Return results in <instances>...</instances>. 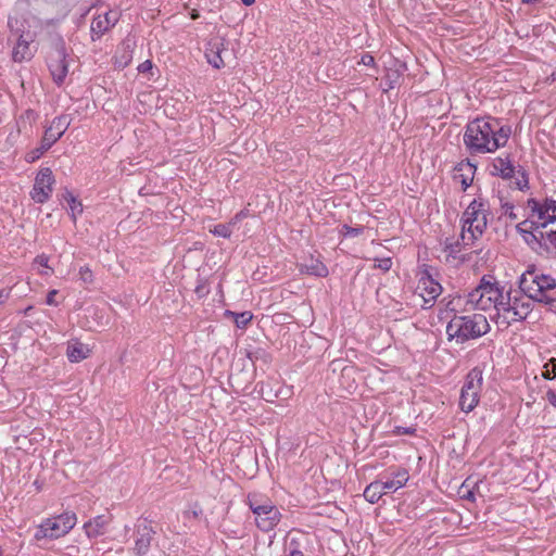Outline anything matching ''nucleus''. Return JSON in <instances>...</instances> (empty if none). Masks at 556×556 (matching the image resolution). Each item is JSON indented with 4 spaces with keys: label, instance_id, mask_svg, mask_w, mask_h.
I'll return each instance as SVG.
<instances>
[{
    "label": "nucleus",
    "instance_id": "29",
    "mask_svg": "<svg viewBox=\"0 0 556 556\" xmlns=\"http://www.w3.org/2000/svg\"><path fill=\"white\" fill-rule=\"evenodd\" d=\"M63 199L68 204V211L72 217V220L76 223L77 215L83 213V204L81 202L68 190H65L63 193Z\"/></svg>",
    "mask_w": 556,
    "mask_h": 556
},
{
    "label": "nucleus",
    "instance_id": "46",
    "mask_svg": "<svg viewBox=\"0 0 556 556\" xmlns=\"http://www.w3.org/2000/svg\"><path fill=\"white\" fill-rule=\"evenodd\" d=\"M23 118H27L29 122H35L37 118V114L34 110H26L25 113L22 116Z\"/></svg>",
    "mask_w": 556,
    "mask_h": 556
},
{
    "label": "nucleus",
    "instance_id": "56",
    "mask_svg": "<svg viewBox=\"0 0 556 556\" xmlns=\"http://www.w3.org/2000/svg\"><path fill=\"white\" fill-rule=\"evenodd\" d=\"M551 77H552V79H553L554 81H556V72H553V73H552V75H551Z\"/></svg>",
    "mask_w": 556,
    "mask_h": 556
},
{
    "label": "nucleus",
    "instance_id": "2",
    "mask_svg": "<svg viewBox=\"0 0 556 556\" xmlns=\"http://www.w3.org/2000/svg\"><path fill=\"white\" fill-rule=\"evenodd\" d=\"M502 290L503 288L495 277L484 275L475 289L454 298L448 302L447 307L455 313L475 309L489 311L493 308L496 301H501Z\"/></svg>",
    "mask_w": 556,
    "mask_h": 556
},
{
    "label": "nucleus",
    "instance_id": "44",
    "mask_svg": "<svg viewBox=\"0 0 556 556\" xmlns=\"http://www.w3.org/2000/svg\"><path fill=\"white\" fill-rule=\"evenodd\" d=\"M516 185L519 190L528 187V178L525 173H521V179H517Z\"/></svg>",
    "mask_w": 556,
    "mask_h": 556
},
{
    "label": "nucleus",
    "instance_id": "24",
    "mask_svg": "<svg viewBox=\"0 0 556 556\" xmlns=\"http://www.w3.org/2000/svg\"><path fill=\"white\" fill-rule=\"evenodd\" d=\"M300 271L316 277H327L329 274L327 266L313 256L300 265Z\"/></svg>",
    "mask_w": 556,
    "mask_h": 556
},
{
    "label": "nucleus",
    "instance_id": "25",
    "mask_svg": "<svg viewBox=\"0 0 556 556\" xmlns=\"http://www.w3.org/2000/svg\"><path fill=\"white\" fill-rule=\"evenodd\" d=\"M89 348L78 341H73L67 344L66 356L70 362L78 363L89 356Z\"/></svg>",
    "mask_w": 556,
    "mask_h": 556
},
{
    "label": "nucleus",
    "instance_id": "23",
    "mask_svg": "<svg viewBox=\"0 0 556 556\" xmlns=\"http://www.w3.org/2000/svg\"><path fill=\"white\" fill-rule=\"evenodd\" d=\"M468 244L463 243L462 235L458 238H446L443 242V251L446 253V262L450 263L452 260L464 261V257L460 256V252L464 247Z\"/></svg>",
    "mask_w": 556,
    "mask_h": 556
},
{
    "label": "nucleus",
    "instance_id": "10",
    "mask_svg": "<svg viewBox=\"0 0 556 556\" xmlns=\"http://www.w3.org/2000/svg\"><path fill=\"white\" fill-rule=\"evenodd\" d=\"M482 380V370L478 367L467 374L459 395V407L464 413H470L478 405Z\"/></svg>",
    "mask_w": 556,
    "mask_h": 556
},
{
    "label": "nucleus",
    "instance_id": "55",
    "mask_svg": "<svg viewBox=\"0 0 556 556\" xmlns=\"http://www.w3.org/2000/svg\"><path fill=\"white\" fill-rule=\"evenodd\" d=\"M0 556H12L11 554H4V551L0 547Z\"/></svg>",
    "mask_w": 556,
    "mask_h": 556
},
{
    "label": "nucleus",
    "instance_id": "14",
    "mask_svg": "<svg viewBox=\"0 0 556 556\" xmlns=\"http://www.w3.org/2000/svg\"><path fill=\"white\" fill-rule=\"evenodd\" d=\"M155 531L151 522L147 519H139L136 525L135 552L138 556L148 554L151 543L154 539Z\"/></svg>",
    "mask_w": 556,
    "mask_h": 556
},
{
    "label": "nucleus",
    "instance_id": "9",
    "mask_svg": "<svg viewBox=\"0 0 556 556\" xmlns=\"http://www.w3.org/2000/svg\"><path fill=\"white\" fill-rule=\"evenodd\" d=\"M10 35L8 41L13 43L12 60L16 63L29 61L34 56L30 48L35 36L30 31H25L24 25L18 26V21L9 18Z\"/></svg>",
    "mask_w": 556,
    "mask_h": 556
},
{
    "label": "nucleus",
    "instance_id": "16",
    "mask_svg": "<svg viewBox=\"0 0 556 556\" xmlns=\"http://www.w3.org/2000/svg\"><path fill=\"white\" fill-rule=\"evenodd\" d=\"M226 40L220 37L212 38L205 48V58L214 68H222L225 66L223 53L226 52Z\"/></svg>",
    "mask_w": 556,
    "mask_h": 556
},
{
    "label": "nucleus",
    "instance_id": "49",
    "mask_svg": "<svg viewBox=\"0 0 556 556\" xmlns=\"http://www.w3.org/2000/svg\"><path fill=\"white\" fill-rule=\"evenodd\" d=\"M10 296V290L1 289L0 290V305H2Z\"/></svg>",
    "mask_w": 556,
    "mask_h": 556
},
{
    "label": "nucleus",
    "instance_id": "34",
    "mask_svg": "<svg viewBox=\"0 0 556 556\" xmlns=\"http://www.w3.org/2000/svg\"><path fill=\"white\" fill-rule=\"evenodd\" d=\"M542 376L548 380L554 379L556 377V359L555 358L549 359L548 363L545 364Z\"/></svg>",
    "mask_w": 556,
    "mask_h": 556
},
{
    "label": "nucleus",
    "instance_id": "12",
    "mask_svg": "<svg viewBox=\"0 0 556 556\" xmlns=\"http://www.w3.org/2000/svg\"><path fill=\"white\" fill-rule=\"evenodd\" d=\"M418 289L420 290V295L424 299L425 305H429L431 307L438 296L442 293V286L438 280L434 279L432 274V268L427 264H422L418 270Z\"/></svg>",
    "mask_w": 556,
    "mask_h": 556
},
{
    "label": "nucleus",
    "instance_id": "48",
    "mask_svg": "<svg viewBox=\"0 0 556 556\" xmlns=\"http://www.w3.org/2000/svg\"><path fill=\"white\" fill-rule=\"evenodd\" d=\"M56 295V290H51L48 295H47V300H46V303L48 305H55V301H54V298Z\"/></svg>",
    "mask_w": 556,
    "mask_h": 556
},
{
    "label": "nucleus",
    "instance_id": "22",
    "mask_svg": "<svg viewBox=\"0 0 556 556\" xmlns=\"http://www.w3.org/2000/svg\"><path fill=\"white\" fill-rule=\"evenodd\" d=\"M491 173L504 179L511 178L515 174V167L511 163L509 154L494 159Z\"/></svg>",
    "mask_w": 556,
    "mask_h": 556
},
{
    "label": "nucleus",
    "instance_id": "40",
    "mask_svg": "<svg viewBox=\"0 0 556 556\" xmlns=\"http://www.w3.org/2000/svg\"><path fill=\"white\" fill-rule=\"evenodd\" d=\"M399 77L400 75L396 71L387 74L386 81L389 89L394 88V85L397 83Z\"/></svg>",
    "mask_w": 556,
    "mask_h": 556
},
{
    "label": "nucleus",
    "instance_id": "36",
    "mask_svg": "<svg viewBox=\"0 0 556 556\" xmlns=\"http://www.w3.org/2000/svg\"><path fill=\"white\" fill-rule=\"evenodd\" d=\"M342 231L345 237L354 238L363 233L364 227H352L349 225H343Z\"/></svg>",
    "mask_w": 556,
    "mask_h": 556
},
{
    "label": "nucleus",
    "instance_id": "39",
    "mask_svg": "<svg viewBox=\"0 0 556 556\" xmlns=\"http://www.w3.org/2000/svg\"><path fill=\"white\" fill-rule=\"evenodd\" d=\"M539 303H543L547 309L556 314V298L547 294L546 300H539Z\"/></svg>",
    "mask_w": 556,
    "mask_h": 556
},
{
    "label": "nucleus",
    "instance_id": "20",
    "mask_svg": "<svg viewBox=\"0 0 556 556\" xmlns=\"http://www.w3.org/2000/svg\"><path fill=\"white\" fill-rule=\"evenodd\" d=\"M409 479L408 470L405 468H397L390 472V478L384 481H381L382 486L388 492H394L401 488H403Z\"/></svg>",
    "mask_w": 556,
    "mask_h": 556
},
{
    "label": "nucleus",
    "instance_id": "33",
    "mask_svg": "<svg viewBox=\"0 0 556 556\" xmlns=\"http://www.w3.org/2000/svg\"><path fill=\"white\" fill-rule=\"evenodd\" d=\"M232 225L233 223L229 224H217L214 226L213 230H211L215 236L222 237V238H230L232 233Z\"/></svg>",
    "mask_w": 556,
    "mask_h": 556
},
{
    "label": "nucleus",
    "instance_id": "53",
    "mask_svg": "<svg viewBox=\"0 0 556 556\" xmlns=\"http://www.w3.org/2000/svg\"><path fill=\"white\" fill-rule=\"evenodd\" d=\"M465 498L469 500V501H475V493L472 491H469L466 495H465Z\"/></svg>",
    "mask_w": 556,
    "mask_h": 556
},
{
    "label": "nucleus",
    "instance_id": "5",
    "mask_svg": "<svg viewBox=\"0 0 556 556\" xmlns=\"http://www.w3.org/2000/svg\"><path fill=\"white\" fill-rule=\"evenodd\" d=\"M489 207L488 201L478 198L473 199L464 211L462 216L463 243L472 244L485 231L490 215Z\"/></svg>",
    "mask_w": 556,
    "mask_h": 556
},
{
    "label": "nucleus",
    "instance_id": "6",
    "mask_svg": "<svg viewBox=\"0 0 556 556\" xmlns=\"http://www.w3.org/2000/svg\"><path fill=\"white\" fill-rule=\"evenodd\" d=\"M247 504L254 515L256 527L261 531H271L278 526L282 518L279 508L273 503V501L261 494H249L247 497Z\"/></svg>",
    "mask_w": 556,
    "mask_h": 556
},
{
    "label": "nucleus",
    "instance_id": "43",
    "mask_svg": "<svg viewBox=\"0 0 556 556\" xmlns=\"http://www.w3.org/2000/svg\"><path fill=\"white\" fill-rule=\"evenodd\" d=\"M152 67H153L152 62L150 60H146L144 62H142L138 65L137 70L139 73L144 74V73L150 72L152 70Z\"/></svg>",
    "mask_w": 556,
    "mask_h": 556
},
{
    "label": "nucleus",
    "instance_id": "31",
    "mask_svg": "<svg viewBox=\"0 0 556 556\" xmlns=\"http://www.w3.org/2000/svg\"><path fill=\"white\" fill-rule=\"evenodd\" d=\"M226 315H229L233 318V321L238 328H245L253 317L252 313L248 311L242 313L227 311Z\"/></svg>",
    "mask_w": 556,
    "mask_h": 556
},
{
    "label": "nucleus",
    "instance_id": "37",
    "mask_svg": "<svg viewBox=\"0 0 556 556\" xmlns=\"http://www.w3.org/2000/svg\"><path fill=\"white\" fill-rule=\"evenodd\" d=\"M502 210L504 211V214L508 216L510 220L518 219V215L515 213V207L511 203L505 202L502 203Z\"/></svg>",
    "mask_w": 556,
    "mask_h": 556
},
{
    "label": "nucleus",
    "instance_id": "45",
    "mask_svg": "<svg viewBox=\"0 0 556 556\" xmlns=\"http://www.w3.org/2000/svg\"><path fill=\"white\" fill-rule=\"evenodd\" d=\"M546 399L549 404L556 408V392L554 390H548L546 392Z\"/></svg>",
    "mask_w": 556,
    "mask_h": 556
},
{
    "label": "nucleus",
    "instance_id": "11",
    "mask_svg": "<svg viewBox=\"0 0 556 556\" xmlns=\"http://www.w3.org/2000/svg\"><path fill=\"white\" fill-rule=\"evenodd\" d=\"M65 43L62 39L58 40L48 58V67L52 79L56 85H62L68 74V62Z\"/></svg>",
    "mask_w": 556,
    "mask_h": 556
},
{
    "label": "nucleus",
    "instance_id": "3",
    "mask_svg": "<svg viewBox=\"0 0 556 556\" xmlns=\"http://www.w3.org/2000/svg\"><path fill=\"white\" fill-rule=\"evenodd\" d=\"M490 329L489 321L482 314H455L446 325V334L448 340L455 339L456 342L464 343L468 340L481 338Z\"/></svg>",
    "mask_w": 556,
    "mask_h": 556
},
{
    "label": "nucleus",
    "instance_id": "27",
    "mask_svg": "<svg viewBox=\"0 0 556 556\" xmlns=\"http://www.w3.org/2000/svg\"><path fill=\"white\" fill-rule=\"evenodd\" d=\"M111 23L108 17H103L102 14L93 17L90 25L91 39L93 41L100 39L108 30L111 29L109 25Z\"/></svg>",
    "mask_w": 556,
    "mask_h": 556
},
{
    "label": "nucleus",
    "instance_id": "54",
    "mask_svg": "<svg viewBox=\"0 0 556 556\" xmlns=\"http://www.w3.org/2000/svg\"><path fill=\"white\" fill-rule=\"evenodd\" d=\"M241 2H242L244 5L250 7V5H252V4L255 2V0H241Z\"/></svg>",
    "mask_w": 556,
    "mask_h": 556
},
{
    "label": "nucleus",
    "instance_id": "52",
    "mask_svg": "<svg viewBox=\"0 0 556 556\" xmlns=\"http://www.w3.org/2000/svg\"><path fill=\"white\" fill-rule=\"evenodd\" d=\"M39 157H40L39 154L37 152H35V150L30 151L27 154V161H29V162H34V161H36Z\"/></svg>",
    "mask_w": 556,
    "mask_h": 556
},
{
    "label": "nucleus",
    "instance_id": "21",
    "mask_svg": "<svg viewBox=\"0 0 556 556\" xmlns=\"http://www.w3.org/2000/svg\"><path fill=\"white\" fill-rule=\"evenodd\" d=\"M111 518L104 515L96 516L84 525V530L89 539L98 538L105 533L106 527L109 526Z\"/></svg>",
    "mask_w": 556,
    "mask_h": 556
},
{
    "label": "nucleus",
    "instance_id": "15",
    "mask_svg": "<svg viewBox=\"0 0 556 556\" xmlns=\"http://www.w3.org/2000/svg\"><path fill=\"white\" fill-rule=\"evenodd\" d=\"M70 124L71 119L67 115H60L52 119L42 136L46 149H50L64 135Z\"/></svg>",
    "mask_w": 556,
    "mask_h": 556
},
{
    "label": "nucleus",
    "instance_id": "50",
    "mask_svg": "<svg viewBox=\"0 0 556 556\" xmlns=\"http://www.w3.org/2000/svg\"><path fill=\"white\" fill-rule=\"evenodd\" d=\"M34 150H35V152H37L39 154V156H41L45 152H47L49 150V149H46L43 138L40 141V146Z\"/></svg>",
    "mask_w": 556,
    "mask_h": 556
},
{
    "label": "nucleus",
    "instance_id": "19",
    "mask_svg": "<svg viewBox=\"0 0 556 556\" xmlns=\"http://www.w3.org/2000/svg\"><path fill=\"white\" fill-rule=\"evenodd\" d=\"M476 169L477 166L469 160L462 161L455 166L454 179L462 184L464 191L471 186Z\"/></svg>",
    "mask_w": 556,
    "mask_h": 556
},
{
    "label": "nucleus",
    "instance_id": "28",
    "mask_svg": "<svg viewBox=\"0 0 556 556\" xmlns=\"http://www.w3.org/2000/svg\"><path fill=\"white\" fill-rule=\"evenodd\" d=\"M383 494L387 493L382 486L381 480H376L366 486L363 495L367 502L375 504L382 497Z\"/></svg>",
    "mask_w": 556,
    "mask_h": 556
},
{
    "label": "nucleus",
    "instance_id": "38",
    "mask_svg": "<svg viewBox=\"0 0 556 556\" xmlns=\"http://www.w3.org/2000/svg\"><path fill=\"white\" fill-rule=\"evenodd\" d=\"M79 276L85 283H91L93 280L92 271L87 266L80 267Z\"/></svg>",
    "mask_w": 556,
    "mask_h": 556
},
{
    "label": "nucleus",
    "instance_id": "7",
    "mask_svg": "<svg viewBox=\"0 0 556 556\" xmlns=\"http://www.w3.org/2000/svg\"><path fill=\"white\" fill-rule=\"evenodd\" d=\"M519 288L525 295L535 302L546 300V295L556 289V279L534 269L527 270L519 280Z\"/></svg>",
    "mask_w": 556,
    "mask_h": 556
},
{
    "label": "nucleus",
    "instance_id": "30",
    "mask_svg": "<svg viewBox=\"0 0 556 556\" xmlns=\"http://www.w3.org/2000/svg\"><path fill=\"white\" fill-rule=\"evenodd\" d=\"M304 539V535L300 533L299 536H290L289 541L286 543V556H303L301 551V541Z\"/></svg>",
    "mask_w": 556,
    "mask_h": 556
},
{
    "label": "nucleus",
    "instance_id": "42",
    "mask_svg": "<svg viewBox=\"0 0 556 556\" xmlns=\"http://www.w3.org/2000/svg\"><path fill=\"white\" fill-rule=\"evenodd\" d=\"M103 17H108V20L111 22L109 25L111 28L118 22V13L115 11H108L104 14H102Z\"/></svg>",
    "mask_w": 556,
    "mask_h": 556
},
{
    "label": "nucleus",
    "instance_id": "18",
    "mask_svg": "<svg viewBox=\"0 0 556 556\" xmlns=\"http://www.w3.org/2000/svg\"><path fill=\"white\" fill-rule=\"evenodd\" d=\"M532 299L527 295H514L513 299V316L510 317L513 321H521L525 320L528 315L532 312L533 308Z\"/></svg>",
    "mask_w": 556,
    "mask_h": 556
},
{
    "label": "nucleus",
    "instance_id": "4",
    "mask_svg": "<svg viewBox=\"0 0 556 556\" xmlns=\"http://www.w3.org/2000/svg\"><path fill=\"white\" fill-rule=\"evenodd\" d=\"M527 206L530 210V217L519 223L516 228L520 233L525 235V239L529 241V237L533 240H538V236L534 231L540 228H546L548 224L556 223V200L546 199L541 204L535 199H529Z\"/></svg>",
    "mask_w": 556,
    "mask_h": 556
},
{
    "label": "nucleus",
    "instance_id": "1",
    "mask_svg": "<svg viewBox=\"0 0 556 556\" xmlns=\"http://www.w3.org/2000/svg\"><path fill=\"white\" fill-rule=\"evenodd\" d=\"M510 134V127L500 125L497 118L476 117L465 126L463 141L470 155H481L494 153L505 147Z\"/></svg>",
    "mask_w": 556,
    "mask_h": 556
},
{
    "label": "nucleus",
    "instance_id": "26",
    "mask_svg": "<svg viewBox=\"0 0 556 556\" xmlns=\"http://www.w3.org/2000/svg\"><path fill=\"white\" fill-rule=\"evenodd\" d=\"M513 299L514 296H511L510 292H507L505 295L504 290H502L501 301H496V304L493 306L498 316L503 314V317L507 320L508 325L511 323L510 317L513 316Z\"/></svg>",
    "mask_w": 556,
    "mask_h": 556
},
{
    "label": "nucleus",
    "instance_id": "13",
    "mask_svg": "<svg viewBox=\"0 0 556 556\" xmlns=\"http://www.w3.org/2000/svg\"><path fill=\"white\" fill-rule=\"evenodd\" d=\"M54 177L49 167L41 168L36 178L31 190V199L39 204L47 202L53 191Z\"/></svg>",
    "mask_w": 556,
    "mask_h": 556
},
{
    "label": "nucleus",
    "instance_id": "57",
    "mask_svg": "<svg viewBox=\"0 0 556 556\" xmlns=\"http://www.w3.org/2000/svg\"><path fill=\"white\" fill-rule=\"evenodd\" d=\"M191 17H192L193 20H195V18L198 17V14H197V13H193V14L191 15Z\"/></svg>",
    "mask_w": 556,
    "mask_h": 556
},
{
    "label": "nucleus",
    "instance_id": "51",
    "mask_svg": "<svg viewBox=\"0 0 556 556\" xmlns=\"http://www.w3.org/2000/svg\"><path fill=\"white\" fill-rule=\"evenodd\" d=\"M362 62H363V64H365V65H371V64H374V63H375V59H374L371 55H364V56L362 58Z\"/></svg>",
    "mask_w": 556,
    "mask_h": 556
},
{
    "label": "nucleus",
    "instance_id": "35",
    "mask_svg": "<svg viewBox=\"0 0 556 556\" xmlns=\"http://www.w3.org/2000/svg\"><path fill=\"white\" fill-rule=\"evenodd\" d=\"M374 267L381 269L383 273H387L392 267V260L391 257L376 258Z\"/></svg>",
    "mask_w": 556,
    "mask_h": 556
},
{
    "label": "nucleus",
    "instance_id": "17",
    "mask_svg": "<svg viewBox=\"0 0 556 556\" xmlns=\"http://www.w3.org/2000/svg\"><path fill=\"white\" fill-rule=\"evenodd\" d=\"M136 48L135 40L130 38L124 39L116 48L113 64L115 67L123 70L127 67L132 60L134 51Z\"/></svg>",
    "mask_w": 556,
    "mask_h": 556
},
{
    "label": "nucleus",
    "instance_id": "47",
    "mask_svg": "<svg viewBox=\"0 0 556 556\" xmlns=\"http://www.w3.org/2000/svg\"><path fill=\"white\" fill-rule=\"evenodd\" d=\"M36 263H38L39 265L43 266V267H48V256H46L45 254H41V255H38L36 257Z\"/></svg>",
    "mask_w": 556,
    "mask_h": 556
},
{
    "label": "nucleus",
    "instance_id": "58",
    "mask_svg": "<svg viewBox=\"0 0 556 556\" xmlns=\"http://www.w3.org/2000/svg\"><path fill=\"white\" fill-rule=\"evenodd\" d=\"M404 433H412V431L409 429H405Z\"/></svg>",
    "mask_w": 556,
    "mask_h": 556
},
{
    "label": "nucleus",
    "instance_id": "8",
    "mask_svg": "<svg viewBox=\"0 0 556 556\" xmlns=\"http://www.w3.org/2000/svg\"><path fill=\"white\" fill-rule=\"evenodd\" d=\"M76 522V514L70 511L47 518L36 528L34 539L38 542L43 539H59L67 534Z\"/></svg>",
    "mask_w": 556,
    "mask_h": 556
},
{
    "label": "nucleus",
    "instance_id": "32",
    "mask_svg": "<svg viewBox=\"0 0 556 556\" xmlns=\"http://www.w3.org/2000/svg\"><path fill=\"white\" fill-rule=\"evenodd\" d=\"M89 547L80 548L76 544H68L62 551V556H87Z\"/></svg>",
    "mask_w": 556,
    "mask_h": 556
},
{
    "label": "nucleus",
    "instance_id": "41",
    "mask_svg": "<svg viewBox=\"0 0 556 556\" xmlns=\"http://www.w3.org/2000/svg\"><path fill=\"white\" fill-rule=\"evenodd\" d=\"M210 292V289H208V286L206 285V282L204 281H201L197 287H195V293L198 294V296L200 298H203L205 295H207Z\"/></svg>",
    "mask_w": 556,
    "mask_h": 556
}]
</instances>
